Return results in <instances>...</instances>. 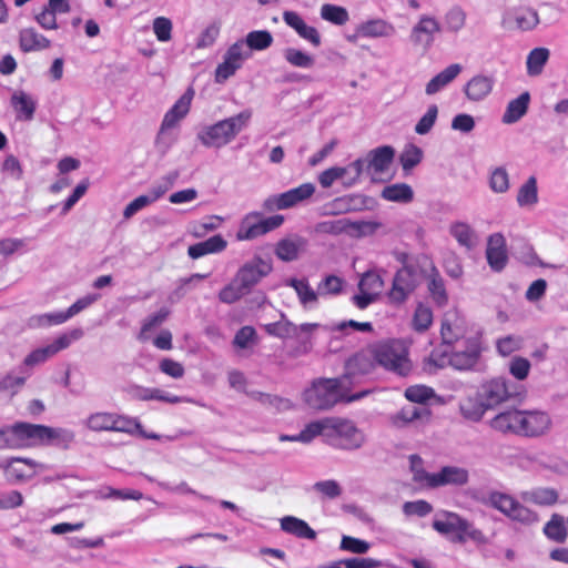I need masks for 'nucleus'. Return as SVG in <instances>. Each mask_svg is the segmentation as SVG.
Wrapping results in <instances>:
<instances>
[{
    "instance_id": "nucleus-26",
    "label": "nucleus",
    "mask_w": 568,
    "mask_h": 568,
    "mask_svg": "<svg viewBox=\"0 0 568 568\" xmlns=\"http://www.w3.org/2000/svg\"><path fill=\"white\" fill-rule=\"evenodd\" d=\"M416 282L412 270L403 267L398 270L393 280V286L389 292L392 302L402 303L415 290Z\"/></svg>"
},
{
    "instance_id": "nucleus-44",
    "label": "nucleus",
    "mask_w": 568,
    "mask_h": 568,
    "mask_svg": "<svg viewBox=\"0 0 568 568\" xmlns=\"http://www.w3.org/2000/svg\"><path fill=\"white\" fill-rule=\"evenodd\" d=\"M466 20V11L460 6H453L444 14L442 30L447 33L457 34L465 28Z\"/></svg>"
},
{
    "instance_id": "nucleus-34",
    "label": "nucleus",
    "mask_w": 568,
    "mask_h": 568,
    "mask_svg": "<svg viewBox=\"0 0 568 568\" xmlns=\"http://www.w3.org/2000/svg\"><path fill=\"white\" fill-rule=\"evenodd\" d=\"M364 202L361 195L349 194L336 197L326 203L324 209L326 214L339 215L353 211H358L363 207Z\"/></svg>"
},
{
    "instance_id": "nucleus-49",
    "label": "nucleus",
    "mask_w": 568,
    "mask_h": 568,
    "mask_svg": "<svg viewBox=\"0 0 568 568\" xmlns=\"http://www.w3.org/2000/svg\"><path fill=\"white\" fill-rule=\"evenodd\" d=\"M68 322L63 311L53 312V313H44L32 315L27 321V326L29 328H43L50 327L54 325H61Z\"/></svg>"
},
{
    "instance_id": "nucleus-9",
    "label": "nucleus",
    "mask_w": 568,
    "mask_h": 568,
    "mask_svg": "<svg viewBox=\"0 0 568 568\" xmlns=\"http://www.w3.org/2000/svg\"><path fill=\"white\" fill-rule=\"evenodd\" d=\"M284 222L282 215L265 217L261 212H250L243 216L236 231L237 241H252L280 227Z\"/></svg>"
},
{
    "instance_id": "nucleus-2",
    "label": "nucleus",
    "mask_w": 568,
    "mask_h": 568,
    "mask_svg": "<svg viewBox=\"0 0 568 568\" xmlns=\"http://www.w3.org/2000/svg\"><path fill=\"white\" fill-rule=\"evenodd\" d=\"M251 109H245L230 118L220 120L213 124L204 125L196 134L200 143L209 149H222L230 144L252 119Z\"/></svg>"
},
{
    "instance_id": "nucleus-40",
    "label": "nucleus",
    "mask_w": 568,
    "mask_h": 568,
    "mask_svg": "<svg viewBox=\"0 0 568 568\" xmlns=\"http://www.w3.org/2000/svg\"><path fill=\"white\" fill-rule=\"evenodd\" d=\"M430 412L428 408L414 404L404 406L396 415L392 417V422L396 427H404L415 420L428 419Z\"/></svg>"
},
{
    "instance_id": "nucleus-25",
    "label": "nucleus",
    "mask_w": 568,
    "mask_h": 568,
    "mask_svg": "<svg viewBox=\"0 0 568 568\" xmlns=\"http://www.w3.org/2000/svg\"><path fill=\"white\" fill-rule=\"evenodd\" d=\"M550 425L551 419L547 413L540 410H523V436H540L550 428Z\"/></svg>"
},
{
    "instance_id": "nucleus-48",
    "label": "nucleus",
    "mask_w": 568,
    "mask_h": 568,
    "mask_svg": "<svg viewBox=\"0 0 568 568\" xmlns=\"http://www.w3.org/2000/svg\"><path fill=\"white\" fill-rule=\"evenodd\" d=\"M382 197L389 202L409 203L414 197L413 189L406 183L385 186Z\"/></svg>"
},
{
    "instance_id": "nucleus-60",
    "label": "nucleus",
    "mask_w": 568,
    "mask_h": 568,
    "mask_svg": "<svg viewBox=\"0 0 568 568\" xmlns=\"http://www.w3.org/2000/svg\"><path fill=\"white\" fill-rule=\"evenodd\" d=\"M321 18L337 26L345 24L349 19L345 8L328 3L322 6Z\"/></svg>"
},
{
    "instance_id": "nucleus-46",
    "label": "nucleus",
    "mask_w": 568,
    "mask_h": 568,
    "mask_svg": "<svg viewBox=\"0 0 568 568\" xmlns=\"http://www.w3.org/2000/svg\"><path fill=\"white\" fill-rule=\"evenodd\" d=\"M241 41H244V48L252 53L253 51H263L268 49L274 39L272 33L267 30H254L248 32Z\"/></svg>"
},
{
    "instance_id": "nucleus-50",
    "label": "nucleus",
    "mask_w": 568,
    "mask_h": 568,
    "mask_svg": "<svg viewBox=\"0 0 568 568\" xmlns=\"http://www.w3.org/2000/svg\"><path fill=\"white\" fill-rule=\"evenodd\" d=\"M450 234L459 243V245L470 250L477 244V235L471 226L464 222L454 223L450 226Z\"/></svg>"
},
{
    "instance_id": "nucleus-45",
    "label": "nucleus",
    "mask_w": 568,
    "mask_h": 568,
    "mask_svg": "<svg viewBox=\"0 0 568 568\" xmlns=\"http://www.w3.org/2000/svg\"><path fill=\"white\" fill-rule=\"evenodd\" d=\"M19 40L24 52L40 51L50 47V40L32 28L21 30Z\"/></svg>"
},
{
    "instance_id": "nucleus-10",
    "label": "nucleus",
    "mask_w": 568,
    "mask_h": 568,
    "mask_svg": "<svg viewBox=\"0 0 568 568\" xmlns=\"http://www.w3.org/2000/svg\"><path fill=\"white\" fill-rule=\"evenodd\" d=\"M82 336V328H72L58 336L51 344L33 349L23 361L26 371L28 372L29 368L44 364L49 358L67 349L73 342L79 341Z\"/></svg>"
},
{
    "instance_id": "nucleus-54",
    "label": "nucleus",
    "mask_w": 568,
    "mask_h": 568,
    "mask_svg": "<svg viewBox=\"0 0 568 568\" xmlns=\"http://www.w3.org/2000/svg\"><path fill=\"white\" fill-rule=\"evenodd\" d=\"M549 50L546 48H536L531 50L527 57V73L529 75H538L541 73L547 60Z\"/></svg>"
},
{
    "instance_id": "nucleus-58",
    "label": "nucleus",
    "mask_w": 568,
    "mask_h": 568,
    "mask_svg": "<svg viewBox=\"0 0 568 568\" xmlns=\"http://www.w3.org/2000/svg\"><path fill=\"white\" fill-rule=\"evenodd\" d=\"M283 55L286 62L296 68L308 69L315 63L311 54L295 48H286Z\"/></svg>"
},
{
    "instance_id": "nucleus-27",
    "label": "nucleus",
    "mask_w": 568,
    "mask_h": 568,
    "mask_svg": "<svg viewBox=\"0 0 568 568\" xmlns=\"http://www.w3.org/2000/svg\"><path fill=\"white\" fill-rule=\"evenodd\" d=\"M10 104L16 112L18 121L29 122L33 119L37 110V100L29 93L23 90L14 91L10 98Z\"/></svg>"
},
{
    "instance_id": "nucleus-7",
    "label": "nucleus",
    "mask_w": 568,
    "mask_h": 568,
    "mask_svg": "<svg viewBox=\"0 0 568 568\" xmlns=\"http://www.w3.org/2000/svg\"><path fill=\"white\" fill-rule=\"evenodd\" d=\"M328 426L327 439L335 447L353 450L361 448L365 443L364 433L352 420L331 417Z\"/></svg>"
},
{
    "instance_id": "nucleus-22",
    "label": "nucleus",
    "mask_w": 568,
    "mask_h": 568,
    "mask_svg": "<svg viewBox=\"0 0 568 568\" xmlns=\"http://www.w3.org/2000/svg\"><path fill=\"white\" fill-rule=\"evenodd\" d=\"M377 362L372 354V346L364 352L356 353L347 359L345 369L346 373L342 378H346V387L348 388L349 379L357 375L371 374Z\"/></svg>"
},
{
    "instance_id": "nucleus-14",
    "label": "nucleus",
    "mask_w": 568,
    "mask_h": 568,
    "mask_svg": "<svg viewBox=\"0 0 568 568\" xmlns=\"http://www.w3.org/2000/svg\"><path fill=\"white\" fill-rule=\"evenodd\" d=\"M450 366L458 371L474 368L481 354V345L478 336H470L459 344L452 346Z\"/></svg>"
},
{
    "instance_id": "nucleus-51",
    "label": "nucleus",
    "mask_w": 568,
    "mask_h": 568,
    "mask_svg": "<svg viewBox=\"0 0 568 568\" xmlns=\"http://www.w3.org/2000/svg\"><path fill=\"white\" fill-rule=\"evenodd\" d=\"M538 202V187L535 176L528 180L519 187L517 194V203L520 207H530Z\"/></svg>"
},
{
    "instance_id": "nucleus-61",
    "label": "nucleus",
    "mask_w": 568,
    "mask_h": 568,
    "mask_svg": "<svg viewBox=\"0 0 568 568\" xmlns=\"http://www.w3.org/2000/svg\"><path fill=\"white\" fill-rule=\"evenodd\" d=\"M170 311L165 307L161 308L156 313L148 316L141 327L139 333L140 341H146L149 338L150 333L160 326L168 318Z\"/></svg>"
},
{
    "instance_id": "nucleus-42",
    "label": "nucleus",
    "mask_w": 568,
    "mask_h": 568,
    "mask_svg": "<svg viewBox=\"0 0 568 568\" xmlns=\"http://www.w3.org/2000/svg\"><path fill=\"white\" fill-rule=\"evenodd\" d=\"M305 246L306 240L302 237L285 239L277 243L275 253L280 260L291 262L298 257Z\"/></svg>"
},
{
    "instance_id": "nucleus-47",
    "label": "nucleus",
    "mask_w": 568,
    "mask_h": 568,
    "mask_svg": "<svg viewBox=\"0 0 568 568\" xmlns=\"http://www.w3.org/2000/svg\"><path fill=\"white\" fill-rule=\"evenodd\" d=\"M134 396L141 400H161L170 404L186 402L183 397L159 388L136 387Z\"/></svg>"
},
{
    "instance_id": "nucleus-59",
    "label": "nucleus",
    "mask_w": 568,
    "mask_h": 568,
    "mask_svg": "<svg viewBox=\"0 0 568 568\" xmlns=\"http://www.w3.org/2000/svg\"><path fill=\"white\" fill-rule=\"evenodd\" d=\"M514 18L516 26L524 31L532 30L539 23L538 13L531 8H519L515 10Z\"/></svg>"
},
{
    "instance_id": "nucleus-52",
    "label": "nucleus",
    "mask_w": 568,
    "mask_h": 568,
    "mask_svg": "<svg viewBox=\"0 0 568 568\" xmlns=\"http://www.w3.org/2000/svg\"><path fill=\"white\" fill-rule=\"evenodd\" d=\"M178 139L179 134L174 132L173 129L161 124L154 142L155 151L161 156L166 155L172 146L176 143Z\"/></svg>"
},
{
    "instance_id": "nucleus-32",
    "label": "nucleus",
    "mask_w": 568,
    "mask_h": 568,
    "mask_svg": "<svg viewBox=\"0 0 568 568\" xmlns=\"http://www.w3.org/2000/svg\"><path fill=\"white\" fill-rule=\"evenodd\" d=\"M74 439L75 434L71 429L44 425L42 446H55L62 449H68Z\"/></svg>"
},
{
    "instance_id": "nucleus-5",
    "label": "nucleus",
    "mask_w": 568,
    "mask_h": 568,
    "mask_svg": "<svg viewBox=\"0 0 568 568\" xmlns=\"http://www.w3.org/2000/svg\"><path fill=\"white\" fill-rule=\"evenodd\" d=\"M408 345L403 339H386L372 345V354L379 366L398 376H407L412 369Z\"/></svg>"
},
{
    "instance_id": "nucleus-11",
    "label": "nucleus",
    "mask_w": 568,
    "mask_h": 568,
    "mask_svg": "<svg viewBox=\"0 0 568 568\" xmlns=\"http://www.w3.org/2000/svg\"><path fill=\"white\" fill-rule=\"evenodd\" d=\"M489 504L511 520L530 525L538 521L535 511L521 505L513 496L499 491L489 494Z\"/></svg>"
},
{
    "instance_id": "nucleus-17",
    "label": "nucleus",
    "mask_w": 568,
    "mask_h": 568,
    "mask_svg": "<svg viewBox=\"0 0 568 568\" xmlns=\"http://www.w3.org/2000/svg\"><path fill=\"white\" fill-rule=\"evenodd\" d=\"M440 31L442 24L437 18L422 14L410 30L409 40L415 47L428 50L435 41V36Z\"/></svg>"
},
{
    "instance_id": "nucleus-6",
    "label": "nucleus",
    "mask_w": 568,
    "mask_h": 568,
    "mask_svg": "<svg viewBox=\"0 0 568 568\" xmlns=\"http://www.w3.org/2000/svg\"><path fill=\"white\" fill-rule=\"evenodd\" d=\"M526 389L523 385L505 377H496L485 382L479 388L480 406L491 408L510 398L524 397Z\"/></svg>"
},
{
    "instance_id": "nucleus-56",
    "label": "nucleus",
    "mask_w": 568,
    "mask_h": 568,
    "mask_svg": "<svg viewBox=\"0 0 568 568\" xmlns=\"http://www.w3.org/2000/svg\"><path fill=\"white\" fill-rule=\"evenodd\" d=\"M111 432H119L133 435L142 434V426L136 418L119 415L114 413Z\"/></svg>"
},
{
    "instance_id": "nucleus-41",
    "label": "nucleus",
    "mask_w": 568,
    "mask_h": 568,
    "mask_svg": "<svg viewBox=\"0 0 568 568\" xmlns=\"http://www.w3.org/2000/svg\"><path fill=\"white\" fill-rule=\"evenodd\" d=\"M520 497L526 503H532L539 506H552L558 500V493L554 488L537 487L523 491Z\"/></svg>"
},
{
    "instance_id": "nucleus-16",
    "label": "nucleus",
    "mask_w": 568,
    "mask_h": 568,
    "mask_svg": "<svg viewBox=\"0 0 568 568\" xmlns=\"http://www.w3.org/2000/svg\"><path fill=\"white\" fill-rule=\"evenodd\" d=\"M251 58V52L244 48V41L237 40L225 52L223 62L215 69V82L224 83L233 77L243 65V62Z\"/></svg>"
},
{
    "instance_id": "nucleus-37",
    "label": "nucleus",
    "mask_w": 568,
    "mask_h": 568,
    "mask_svg": "<svg viewBox=\"0 0 568 568\" xmlns=\"http://www.w3.org/2000/svg\"><path fill=\"white\" fill-rule=\"evenodd\" d=\"M281 529L286 534L293 535L297 538L314 540L316 532L310 525L297 517L285 516L280 520Z\"/></svg>"
},
{
    "instance_id": "nucleus-21",
    "label": "nucleus",
    "mask_w": 568,
    "mask_h": 568,
    "mask_svg": "<svg viewBox=\"0 0 568 568\" xmlns=\"http://www.w3.org/2000/svg\"><path fill=\"white\" fill-rule=\"evenodd\" d=\"M486 258L490 268L500 272L508 262L505 236L501 233H494L487 240Z\"/></svg>"
},
{
    "instance_id": "nucleus-13",
    "label": "nucleus",
    "mask_w": 568,
    "mask_h": 568,
    "mask_svg": "<svg viewBox=\"0 0 568 568\" xmlns=\"http://www.w3.org/2000/svg\"><path fill=\"white\" fill-rule=\"evenodd\" d=\"M48 468V465L26 457H11L0 460V469L4 471V476L10 483L29 480L39 471H44Z\"/></svg>"
},
{
    "instance_id": "nucleus-57",
    "label": "nucleus",
    "mask_w": 568,
    "mask_h": 568,
    "mask_svg": "<svg viewBox=\"0 0 568 568\" xmlns=\"http://www.w3.org/2000/svg\"><path fill=\"white\" fill-rule=\"evenodd\" d=\"M544 532L549 539L557 542H564L567 537L564 518L559 515H554L545 525Z\"/></svg>"
},
{
    "instance_id": "nucleus-36",
    "label": "nucleus",
    "mask_w": 568,
    "mask_h": 568,
    "mask_svg": "<svg viewBox=\"0 0 568 568\" xmlns=\"http://www.w3.org/2000/svg\"><path fill=\"white\" fill-rule=\"evenodd\" d=\"M226 246L227 242L223 239L222 235L217 234L203 242L190 245L187 248V254L191 258L196 260L207 254L220 253L224 251Z\"/></svg>"
},
{
    "instance_id": "nucleus-43",
    "label": "nucleus",
    "mask_w": 568,
    "mask_h": 568,
    "mask_svg": "<svg viewBox=\"0 0 568 568\" xmlns=\"http://www.w3.org/2000/svg\"><path fill=\"white\" fill-rule=\"evenodd\" d=\"M530 102L529 92L521 93L518 98L511 100L504 112L503 122L507 124L519 121L527 112Z\"/></svg>"
},
{
    "instance_id": "nucleus-35",
    "label": "nucleus",
    "mask_w": 568,
    "mask_h": 568,
    "mask_svg": "<svg viewBox=\"0 0 568 568\" xmlns=\"http://www.w3.org/2000/svg\"><path fill=\"white\" fill-rule=\"evenodd\" d=\"M367 222H352L347 219H338L320 222L315 230L317 233L338 235L347 233L349 230L362 231L363 227L369 226Z\"/></svg>"
},
{
    "instance_id": "nucleus-12",
    "label": "nucleus",
    "mask_w": 568,
    "mask_h": 568,
    "mask_svg": "<svg viewBox=\"0 0 568 568\" xmlns=\"http://www.w3.org/2000/svg\"><path fill=\"white\" fill-rule=\"evenodd\" d=\"M489 504L511 520L530 525L538 521L535 511L521 505L513 496L499 491L489 494Z\"/></svg>"
},
{
    "instance_id": "nucleus-53",
    "label": "nucleus",
    "mask_w": 568,
    "mask_h": 568,
    "mask_svg": "<svg viewBox=\"0 0 568 568\" xmlns=\"http://www.w3.org/2000/svg\"><path fill=\"white\" fill-rule=\"evenodd\" d=\"M114 413L95 412L88 416L84 425L92 432H111Z\"/></svg>"
},
{
    "instance_id": "nucleus-15",
    "label": "nucleus",
    "mask_w": 568,
    "mask_h": 568,
    "mask_svg": "<svg viewBox=\"0 0 568 568\" xmlns=\"http://www.w3.org/2000/svg\"><path fill=\"white\" fill-rule=\"evenodd\" d=\"M440 336L446 347L459 344L470 336L466 318L457 311H447L442 320Z\"/></svg>"
},
{
    "instance_id": "nucleus-63",
    "label": "nucleus",
    "mask_w": 568,
    "mask_h": 568,
    "mask_svg": "<svg viewBox=\"0 0 568 568\" xmlns=\"http://www.w3.org/2000/svg\"><path fill=\"white\" fill-rule=\"evenodd\" d=\"M523 342V338L516 335H507L498 338L496 341L497 353L503 357L509 356L521 348Z\"/></svg>"
},
{
    "instance_id": "nucleus-18",
    "label": "nucleus",
    "mask_w": 568,
    "mask_h": 568,
    "mask_svg": "<svg viewBox=\"0 0 568 568\" xmlns=\"http://www.w3.org/2000/svg\"><path fill=\"white\" fill-rule=\"evenodd\" d=\"M314 192L315 185L313 183H303L297 187L267 199L265 206H275L277 210H286L310 199Z\"/></svg>"
},
{
    "instance_id": "nucleus-64",
    "label": "nucleus",
    "mask_w": 568,
    "mask_h": 568,
    "mask_svg": "<svg viewBox=\"0 0 568 568\" xmlns=\"http://www.w3.org/2000/svg\"><path fill=\"white\" fill-rule=\"evenodd\" d=\"M509 175L505 168H496L489 178V187L495 193H505L509 190Z\"/></svg>"
},
{
    "instance_id": "nucleus-30",
    "label": "nucleus",
    "mask_w": 568,
    "mask_h": 568,
    "mask_svg": "<svg viewBox=\"0 0 568 568\" xmlns=\"http://www.w3.org/2000/svg\"><path fill=\"white\" fill-rule=\"evenodd\" d=\"M463 71V67L459 63L449 64L434 78H432L426 84L425 92L427 95H434L445 89L450 82H453L459 73Z\"/></svg>"
},
{
    "instance_id": "nucleus-55",
    "label": "nucleus",
    "mask_w": 568,
    "mask_h": 568,
    "mask_svg": "<svg viewBox=\"0 0 568 568\" xmlns=\"http://www.w3.org/2000/svg\"><path fill=\"white\" fill-rule=\"evenodd\" d=\"M384 287V281L376 271L365 272L358 283L359 292H367L378 296Z\"/></svg>"
},
{
    "instance_id": "nucleus-20",
    "label": "nucleus",
    "mask_w": 568,
    "mask_h": 568,
    "mask_svg": "<svg viewBox=\"0 0 568 568\" xmlns=\"http://www.w3.org/2000/svg\"><path fill=\"white\" fill-rule=\"evenodd\" d=\"M12 428L17 449L42 446L44 425L19 422Z\"/></svg>"
},
{
    "instance_id": "nucleus-31",
    "label": "nucleus",
    "mask_w": 568,
    "mask_h": 568,
    "mask_svg": "<svg viewBox=\"0 0 568 568\" xmlns=\"http://www.w3.org/2000/svg\"><path fill=\"white\" fill-rule=\"evenodd\" d=\"M371 175H377L386 172L394 159V149L392 146H379L372 150L367 155Z\"/></svg>"
},
{
    "instance_id": "nucleus-29",
    "label": "nucleus",
    "mask_w": 568,
    "mask_h": 568,
    "mask_svg": "<svg viewBox=\"0 0 568 568\" xmlns=\"http://www.w3.org/2000/svg\"><path fill=\"white\" fill-rule=\"evenodd\" d=\"M192 99L193 90L189 89L164 114L161 124L174 129L179 124V122L183 120L189 113Z\"/></svg>"
},
{
    "instance_id": "nucleus-23",
    "label": "nucleus",
    "mask_w": 568,
    "mask_h": 568,
    "mask_svg": "<svg viewBox=\"0 0 568 568\" xmlns=\"http://www.w3.org/2000/svg\"><path fill=\"white\" fill-rule=\"evenodd\" d=\"M494 85L495 79L493 75L478 73L466 82L463 92L469 101L479 102L491 93Z\"/></svg>"
},
{
    "instance_id": "nucleus-8",
    "label": "nucleus",
    "mask_w": 568,
    "mask_h": 568,
    "mask_svg": "<svg viewBox=\"0 0 568 568\" xmlns=\"http://www.w3.org/2000/svg\"><path fill=\"white\" fill-rule=\"evenodd\" d=\"M320 327L322 326L318 323H303L301 325H296L283 313L281 314L280 321L263 325L264 331L270 336L281 339H295L305 348L311 347V335Z\"/></svg>"
},
{
    "instance_id": "nucleus-33",
    "label": "nucleus",
    "mask_w": 568,
    "mask_h": 568,
    "mask_svg": "<svg viewBox=\"0 0 568 568\" xmlns=\"http://www.w3.org/2000/svg\"><path fill=\"white\" fill-rule=\"evenodd\" d=\"M357 32L363 38H389L395 34V27L384 19H371L361 23Z\"/></svg>"
},
{
    "instance_id": "nucleus-28",
    "label": "nucleus",
    "mask_w": 568,
    "mask_h": 568,
    "mask_svg": "<svg viewBox=\"0 0 568 568\" xmlns=\"http://www.w3.org/2000/svg\"><path fill=\"white\" fill-rule=\"evenodd\" d=\"M523 410H505L495 416L491 426L503 433H513L521 435Z\"/></svg>"
},
{
    "instance_id": "nucleus-4",
    "label": "nucleus",
    "mask_w": 568,
    "mask_h": 568,
    "mask_svg": "<svg viewBox=\"0 0 568 568\" xmlns=\"http://www.w3.org/2000/svg\"><path fill=\"white\" fill-rule=\"evenodd\" d=\"M434 530L455 544H465L467 540L483 544L486 537L475 525L454 511L444 510L437 515L432 524Z\"/></svg>"
},
{
    "instance_id": "nucleus-19",
    "label": "nucleus",
    "mask_w": 568,
    "mask_h": 568,
    "mask_svg": "<svg viewBox=\"0 0 568 568\" xmlns=\"http://www.w3.org/2000/svg\"><path fill=\"white\" fill-rule=\"evenodd\" d=\"M428 486L440 487L446 485L463 486L467 484L469 474L466 468L457 466H445L437 473L424 474Z\"/></svg>"
},
{
    "instance_id": "nucleus-3",
    "label": "nucleus",
    "mask_w": 568,
    "mask_h": 568,
    "mask_svg": "<svg viewBox=\"0 0 568 568\" xmlns=\"http://www.w3.org/2000/svg\"><path fill=\"white\" fill-rule=\"evenodd\" d=\"M272 270L268 262L256 257L245 263L236 272L234 278L224 286L220 293L219 298L222 303L233 304L248 294L251 290Z\"/></svg>"
},
{
    "instance_id": "nucleus-38",
    "label": "nucleus",
    "mask_w": 568,
    "mask_h": 568,
    "mask_svg": "<svg viewBox=\"0 0 568 568\" xmlns=\"http://www.w3.org/2000/svg\"><path fill=\"white\" fill-rule=\"evenodd\" d=\"M287 285L293 287L297 294L298 301L304 308H314L317 304L318 290L315 291L305 278H291Z\"/></svg>"
},
{
    "instance_id": "nucleus-24",
    "label": "nucleus",
    "mask_w": 568,
    "mask_h": 568,
    "mask_svg": "<svg viewBox=\"0 0 568 568\" xmlns=\"http://www.w3.org/2000/svg\"><path fill=\"white\" fill-rule=\"evenodd\" d=\"M283 21L292 28L300 38L310 42L314 47L321 45V36L316 28L308 26L300 13L296 11L286 10L283 12Z\"/></svg>"
},
{
    "instance_id": "nucleus-1",
    "label": "nucleus",
    "mask_w": 568,
    "mask_h": 568,
    "mask_svg": "<svg viewBox=\"0 0 568 568\" xmlns=\"http://www.w3.org/2000/svg\"><path fill=\"white\" fill-rule=\"evenodd\" d=\"M368 394L369 390H362L349 395L346 378H322L313 382L311 387L304 390L303 398L310 408L322 410L339 402L359 400Z\"/></svg>"
},
{
    "instance_id": "nucleus-62",
    "label": "nucleus",
    "mask_w": 568,
    "mask_h": 568,
    "mask_svg": "<svg viewBox=\"0 0 568 568\" xmlns=\"http://www.w3.org/2000/svg\"><path fill=\"white\" fill-rule=\"evenodd\" d=\"M433 323V312L430 307L418 304L413 316L412 325L416 332L423 333L429 328Z\"/></svg>"
},
{
    "instance_id": "nucleus-39",
    "label": "nucleus",
    "mask_w": 568,
    "mask_h": 568,
    "mask_svg": "<svg viewBox=\"0 0 568 568\" xmlns=\"http://www.w3.org/2000/svg\"><path fill=\"white\" fill-rule=\"evenodd\" d=\"M329 430L328 418H324L322 420L310 423L305 426V428L295 436L282 435L280 437L281 442L291 440V442H302L310 443L316 436L324 435L327 438V432Z\"/></svg>"
}]
</instances>
